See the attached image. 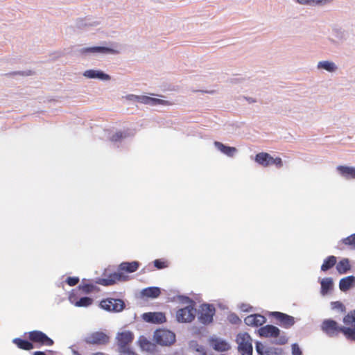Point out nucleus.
I'll return each instance as SVG.
<instances>
[{
    "mask_svg": "<svg viewBox=\"0 0 355 355\" xmlns=\"http://www.w3.org/2000/svg\"><path fill=\"white\" fill-rule=\"evenodd\" d=\"M340 243L348 246L352 250H355V233L343 239Z\"/></svg>",
    "mask_w": 355,
    "mask_h": 355,
    "instance_id": "nucleus-30",
    "label": "nucleus"
},
{
    "mask_svg": "<svg viewBox=\"0 0 355 355\" xmlns=\"http://www.w3.org/2000/svg\"><path fill=\"white\" fill-rule=\"evenodd\" d=\"M270 315L278 321L280 326L286 329L291 327L295 322L293 316L282 312L274 311Z\"/></svg>",
    "mask_w": 355,
    "mask_h": 355,
    "instance_id": "nucleus-12",
    "label": "nucleus"
},
{
    "mask_svg": "<svg viewBox=\"0 0 355 355\" xmlns=\"http://www.w3.org/2000/svg\"><path fill=\"white\" fill-rule=\"evenodd\" d=\"M337 262V258L335 256L331 255L327 257L323 261L321 266L322 271H327L328 270L333 268Z\"/></svg>",
    "mask_w": 355,
    "mask_h": 355,
    "instance_id": "nucleus-25",
    "label": "nucleus"
},
{
    "mask_svg": "<svg viewBox=\"0 0 355 355\" xmlns=\"http://www.w3.org/2000/svg\"><path fill=\"white\" fill-rule=\"evenodd\" d=\"M84 341L89 345H103L110 341V337L103 331H95L87 335Z\"/></svg>",
    "mask_w": 355,
    "mask_h": 355,
    "instance_id": "nucleus-9",
    "label": "nucleus"
},
{
    "mask_svg": "<svg viewBox=\"0 0 355 355\" xmlns=\"http://www.w3.org/2000/svg\"><path fill=\"white\" fill-rule=\"evenodd\" d=\"M214 145L218 150L229 157H232L236 152V148L225 146L219 141H215Z\"/></svg>",
    "mask_w": 355,
    "mask_h": 355,
    "instance_id": "nucleus-22",
    "label": "nucleus"
},
{
    "mask_svg": "<svg viewBox=\"0 0 355 355\" xmlns=\"http://www.w3.org/2000/svg\"><path fill=\"white\" fill-rule=\"evenodd\" d=\"M229 320L232 324H239L241 322V319L236 314H231L229 316Z\"/></svg>",
    "mask_w": 355,
    "mask_h": 355,
    "instance_id": "nucleus-36",
    "label": "nucleus"
},
{
    "mask_svg": "<svg viewBox=\"0 0 355 355\" xmlns=\"http://www.w3.org/2000/svg\"><path fill=\"white\" fill-rule=\"evenodd\" d=\"M101 307L106 311L119 312L125 307L124 302L121 299L107 298L100 303Z\"/></svg>",
    "mask_w": 355,
    "mask_h": 355,
    "instance_id": "nucleus-10",
    "label": "nucleus"
},
{
    "mask_svg": "<svg viewBox=\"0 0 355 355\" xmlns=\"http://www.w3.org/2000/svg\"><path fill=\"white\" fill-rule=\"evenodd\" d=\"M155 341L162 346H169L175 341V335L171 331L167 329H158L154 333Z\"/></svg>",
    "mask_w": 355,
    "mask_h": 355,
    "instance_id": "nucleus-3",
    "label": "nucleus"
},
{
    "mask_svg": "<svg viewBox=\"0 0 355 355\" xmlns=\"http://www.w3.org/2000/svg\"><path fill=\"white\" fill-rule=\"evenodd\" d=\"M256 349L259 354L262 355L263 354V349H264V346L261 343H257L256 345Z\"/></svg>",
    "mask_w": 355,
    "mask_h": 355,
    "instance_id": "nucleus-38",
    "label": "nucleus"
},
{
    "mask_svg": "<svg viewBox=\"0 0 355 355\" xmlns=\"http://www.w3.org/2000/svg\"><path fill=\"white\" fill-rule=\"evenodd\" d=\"M134 339L133 334L130 331H124L119 332L116 335V344L119 347L120 352H130L129 345Z\"/></svg>",
    "mask_w": 355,
    "mask_h": 355,
    "instance_id": "nucleus-8",
    "label": "nucleus"
},
{
    "mask_svg": "<svg viewBox=\"0 0 355 355\" xmlns=\"http://www.w3.org/2000/svg\"><path fill=\"white\" fill-rule=\"evenodd\" d=\"M34 355H46V354H45V353H44V352H40V351H38V352H35L34 353Z\"/></svg>",
    "mask_w": 355,
    "mask_h": 355,
    "instance_id": "nucleus-43",
    "label": "nucleus"
},
{
    "mask_svg": "<svg viewBox=\"0 0 355 355\" xmlns=\"http://www.w3.org/2000/svg\"><path fill=\"white\" fill-rule=\"evenodd\" d=\"M154 266L157 269H163L168 266V263L167 261L162 259H155L154 261Z\"/></svg>",
    "mask_w": 355,
    "mask_h": 355,
    "instance_id": "nucleus-32",
    "label": "nucleus"
},
{
    "mask_svg": "<svg viewBox=\"0 0 355 355\" xmlns=\"http://www.w3.org/2000/svg\"><path fill=\"white\" fill-rule=\"evenodd\" d=\"M350 268L349 261L346 258L341 259L336 265V270L340 274L347 273Z\"/></svg>",
    "mask_w": 355,
    "mask_h": 355,
    "instance_id": "nucleus-26",
    "label": "nucleus"
},
{
    "mask_svg": "<svg viewBox=\"0 0 355 355\" xmlns=\"http://www.w3.org/2000/svg\"><path fill=\"white\" fill-rule=\"evenodd\" d=\"M254 160L263 167L275 165L277 168H281L283 165L282 160L280 157L274 158L268 153L262 152L257 153Z\"/></svg>",
    "mask_w": 355,
    "mask_h": 355,
    "instance_id": "nucleus-6",
    "label": "nucleus"
},
{
    "mask_svg": "<svg viewBox=\"0 0 355 355\" xmlns=\"http://www.w3.org/2000/svg\"><path fill=\"white\" fill-rule=\"evenodd\" d=\"M293 355H301L302 354L300 349L295 345L293 347Z\"/></svg>",
    "mask_w": 355,
    "mask_h": 355,
    "instance_id": "nucleus-39",
    "label": "nucleus"
},
{
    "mask_svg": "<svg viewBox=\"0 0 355 355\" xmlns=\"http://www.w3.org/2000/svg\"><path fill=\"white\" fill-rule=\"evenodd\" d=\"M259 336L264 338H277L280 334V330L275 326L267 324L258 329Z\"/></svg>",
    "mask_w": 355,
    "mask_h": 355,
    "instance_id": "nucleus-14",
    "label": "nucleus"
},
{
    "mask_svg": "<svg viewBox=\"0 0 355 355\" xmlns=\"http://www.w3.org/2000/svg\"><path fill=\"white\" fill-rule=\"evenodd\" d=\"M318 67L319 69H324L329 72L335 71L337 69L336 64L329 61H322L318 62Z\"/></svg>",
    "mask_w": 355,
    "mask_h": 355,
    "instance_id": "nucleus-29",
    "label": "nucleus"
},
{
    "mask_svg": "<svg viewBox=\"0 0 355 355\" xmlns=\"http://www.w3.org/2000/svg\"><path fill=\"white\" fill-rule=\"evenodd\" d=\"M331 308L333 309L340 310L341 312L345 311V306L340 302H331Z\"/></svg>",
    "mask_w": 355,
    "mask_h": 355,
    "instance_id": "nucleus-33",
    "label": "nucleus"
},
{
    "mask_svg": "<svg viewBox=\"0 0 355 355\" xmlns=\"http://www.w3.org/2000/svg\"><path fill=\"white\" fill-rule=\"evenodd\" d=\"M73 354H74V355H81L78 352H74Z\"/></svg>",
    "mask_w": 355,
    "mask_h": 355,
    "instance_id": "nucleus-46",
    "label": "nucleus"
},
{
    "mask_svg": "<svg viewBox=\"0 0 355 355\" xmlns=\"http://www.w3.org/2000/svg\"><path fill=\"white\" fill-rule=\"evenodd\" d=\"M321 293L322 295H326L329 290L332 288L333 281L331 278H325L321 281Z\"/></svg>",
    "mask_w": 355,
    "mask_h": 355,
    "instance_id": "nucleus-27",
    "label": "nucleus"
},
{
    "mask_svg": "<svg viewBox=\"0 0 355 355\" xmlns=\"http://www.w3.org/2000/svg\"><path fill=\"white\" fill-rule=\"evenodd\" d=\"M345 326H340L334 320H324L321 324V329L330 337L338 336L342 333L349 340L355 341V310L349 312L344 318Z\"/></svg>",
    "mask_w": 355,
    "mask_h": 355,
    "instance_id": "nucleus-1",
    "label": "nucleus"
},
{
    "mask_svg": "<svg viewBox=\"0 0 355 355\" xmlns=\"http://www.w3.org/2000/svg\"><path fill=\"white\" fill-rule=\"evenodd\" d=\"M142 318L147 322L162 324L166 322L165 314L162 312H148L142 315Z\"/></svg>",
    "mask_w": 355,
    "mask_h": 355,
    "instance_id": "nucleus-13",
    "label": "nucleus"
},
{
    "mask_svg": "<svg viewBox=\"0 0 355 355\" xmlns=\"http://www.w3.org/2000/svg\"><path fill=\"white\" fill-rule=\"evenodd\" d=\"M123 355H135L132 352H122Z\"/></svg>",
    "mask_w": 355,
    "mask_h": 355,
    "instance_id": "nucleus-45",
    "label": "nucleus"
},
{
    "mask_svg": "<svg viewBox=\"0 0 355 355\" xmlns=\"http://www.w3.org/2000/svg\"><path fill=\"white\" fill-rule=\"evenodd\" d=\"M123 137V133L121 132H119L115 133L114 135H112L111 139L113 141H119L121 139H122Z\"/></svg>",
    "mask_w": 355,
    "mask_h": 355,
    "instance_id": "nucleus-37",
    "label": "nucleus"
},
{
    "mask_svg": "<svg viewBox=\"0 0 355 355\" xmlns=\"http://www.w3.org/2000/svg\"><path fill=\"white\" fill-rule=\"evenodd\" d=\"M14 74H21V75H26V76H29V75H31V71H28V72H15Z\"/></svg>",
    "mask_w": 355,
    "mask_h": 355,
    "instance_id": "nucleus-41",
    "label": "nucleus"
},
{
    "mask_svg": "<svg viewBox=\"0 0 355 355\" xmlns=\"http://www.w3.org/2000/svg\"><path fill=\"white\" fill-rule=\"evenodd\" d=\"M196 314L193 302L191 301V304L177 311L176 319L179 322H191L195 319Z\"/></svg>",
    "mask_w": 355,
    "mask_h": 355,
    "instance_id": "nucleus-5",
    "label": "nucleus"
},
{
    "mask_svg": "<svg viewBox=\"0 0 355 355\" xmlns=\"http://www.w3.org/2000/svg\"><path fill=\"white\" fill-rule=\"evenodd\" d=\"M355 282L354 276H348L340 280L339 288L342 291H346L350 288L353 283Z\"/></svg>",
    "mask_w": 355,
    "mask_h": 355,
    "instance_id": "nucleus-24",
    "label": "nucleus"
},
{
    "mask_svg": "<svg viewBox=\"0 0 355 355\" xmlns=\"http://www.w3.org/2000/svg\"><path fill=\"white\" fill-rule=\"evenodd\" d=\"M66 282L69 286H73L79 282V278L77 277H69L67 278Z\"/></svg>",
    "mask_w": 355,
    "mask_h": 355,
    "instance_id": "nucleus-34",
    "label": "nucleus"
},
{
    "mask_svg": "<svg viewBox=\"0 0 355 355\" xmlns=\"http://www.w3.org/2000/svg\"><path fill=\"white\" fill-rule=\"evenodd\" d=\"M69 299L72 304L78 307H87L91 305L93 302V300L89 297H83L80 300H76L75 295H71Z\"/></svg>",
    "mask_w": 355,
    "mask_h": 355,
    "instance_id": "nucleus-17",
    "label": "nucleus"
},
{
    "mask_svg": "<svg viewBox=\"0 0 355 355\" xmlns=\"http://www.w3.org/2000/svg\"><path fill=\"white\" fill-rule=\"evenodd\" d=\"M12 343L21 349L29 351L34 348L33 344L30 340H23L19 338H14Z\"/></svg>",
    "mask_w": 355,
    "mask_h": 355,
    "instance_id": "nucleus-21",
    "label": "nucleus"
},
{
    "mask_svg": "<svg viewBox=\"0 0 355 355\" xmlns=\"http://www.w3.org/2000/svg\"><path fill=\"white\" fill-rule=\"evenodd\" d=\"M138 97H139V96L130 94V95L127 96L126 98L130 100V101H137V98Z\"/></svg>",
    "mask_w": 355,
    "mask_h": 355,
    "instance_id": "nucleus-40",
    "label": "nucleus"
},
{
    "mask_svg": "<svg viewBox=\"0 0 355 355\" xmlns=\"http://www.w3.org/2000/svg\"><path fill=\"white\" fill-rule=\"evenodd\" d=\"M83 52L84 53H118L119 51L108 47L103 46H94L90 48H85L83 49Z\"/></svg>",
    "mask_w": 355,
    "mask_h": 355,
    "instance_id": "nucleus-20",
    "label": "nucleus"
},
{
    "mask_svg": "<svg viewBox=\"0 0 355 355\" xmlns=\"http://www.w3.org/2000/svg\"><path fill=\"white\" fill-rule=\"evenodd\" d=\"M198 352H201L202 353L203 355H207L206 354V352L205 351V349L203 348H201V349H197Z\"/></svg>",
    "mask_w": 355,
    "mask_h": 355,
    "instance_id": "nucleus-44",
    "label": "nucleus"
},
{
    "mask_svg": "<svg viewBox=\"0 0 355 355\" xmlns=\"http://www.w3.org/2000/svg\"><path fill=\"white\" fill-rule=\"evenodd\" d=\"M28 338L33 344L35 343L40 346H52L54 343L53 340L46 334L38 330L29 331Z\"/></svg>",
    "mask_w": 355,
    "mask_h": 355,
    "instance_id": "nucleus-7",
    "label": "nucleus"
},
{
    "mask_svg": "<svg viewBox=\"0 0 355 355\" xmlns=\"http://www.w3.org/2000/svg\"><path fill=\"white\" fill-rule=\"evenodd\" d=\"M215 308L211 304H202L200 307L198 319L204 324H208L213 321V316L215 314Z\"/></svg>",
    "mask_w": 355,
    "mask_h": 355,
    "instance_id": "nucleus-11",
    "label": "nucleus"
},
{
    "mask_svg": "<svg viewBox=\"0 0 355 355\" xmlns=\"http://www.w3.org/2000/svg\"><path fill=\"white\" fill-rule=\"evenodd\" d=\"M266 321V318L259 314L250 315L244 319V322L247 325L252 327L261 326L264 324Z\"/></svg>",
    "mask_w": 355,
    "mask_h": 355,
    "instance_id": "nucleus-15",
    "label": "nucleus"
},
{
    "mask_svg": "<svg viewBox=\"0 0 355 355\" xmlns=\"http://www.w3.org/2000/svg\"><path fill=\"white\" fill-rule=\"evenodd\" d=\"M137 101L144 104L147 105H157V104H162V105H169L167 101L154 98L151 97H148L146 96H139L137 98Z\"/></svg>",
    "mask_w": 355,
    "mask_h": 355,
    "instance_id": "nucleus-19",
    "label": "nucleus"
},
{
    "mask_svg": "<svg viewBox=\"0 0 355 355\" xmlns=\"http://www.w3.org/2000/svg\"><path fill=\"white\" fill-rule=\"evenodd\" d=\"M139 263L137 261L132 262H123L119 266L120 272H114L109 275L107 279H100L99 283L103 286H110L114 284L117 282L125 281L126 277L122 272H134L139 268Z\"/></svg>",
    "mask_w": 355,
    "mask_h": 355,
    "instance_id": "nucleus-2",
    "label": "nucleus"
},
{
    "mask_svg": "<svg viewBox=\"0 0 355 355\" xmlns=\"http://www.w3.org/2000/svg\"><path fill=\"white\" fill-rule=\"evenodd\" d=\"M340 175L347 180L355 179V168L347 166H338L336 168Z\"/></svg>",
    "mask_w": 355,
    "mask_h": 355,
    "instance_id": "nucleus-16",
    "label": "nucleus"
},
{
    "mask_svg": "<svg viewBox=\"0 0 355 355\" xmlns=\"http://www.w3.org/2000/svg\"><path fill=\"white\" fill-rule=\"evenodd\" d=\"M85 293H89L95 290L96 286L92 284H83L78 286Z\"/></svg>",
    "mask_w": 355,
    "mask_h": 355,
    "instance_id": "nucleus-31",
    "label": "nucleus"
},
{
    "mask_svg": "<svg viewBox=\"0 0 355 355\" xmlns=\"http://www.w3.org/2000/svg\"><path fill=\"white\" fill-rule=\"evenodd\" d=\"M140 343H141V347L148 351L150 350L151 348L153 347V345L150 342L147 340L146 339H144V340H141Z\"/></svg>",
    "mask_w": 355,
    "mask_h": 355,
    "instance_id": "nucleus-35",
    "label": "nucleus"
},
{
    "mask_svg": "<svg viewBox=\"0 0 355 355\" xmlns=\"http://www.w3.org/2000/svg\"><path fill=\"white\" fill-rule=\"evenodd\" d=\"M84 76L89 78H98L101 80H108L110 76L101 71L98 70H87L84 73Z\"/></svg>",
    "mask_w": 355,
    "mask_h": 355,
    "instance_id": "nucleus-18",
    "label": "nucleus"
},
{
    "mask_svg": "<svg viewBox=\"0 0 355 355\" xmlns=\"http://www.w3.org/2000/svg\"><path fill=\"white\" fill-rule=\"evenodd\" d=\"M213 347L214 349L220 352H225L230 349V345L224 340L215 339L213 340Z\"/></svg>",
    "mask_w": 355,
    "mask_h": 355,
    "instance_id": "nucleus-28",
    "label": "nucleus"
},
{
    "mask_svg": "<svg viewBox=\"0 0 355 355\" xmlns=\"http://www.w3.org/2000/svg\"><path fill=\"white\" fill-rule=\"evenodd\" d=\"M160 293L161 291L158 287H148L141 291L142 296L150 298H156L159 296Z\"/></svg>",
    "mask_w": 355,
    "mask_h": 355,
    "instance_id": "nucleus-23",
    "label": "nucleus"
},
{
    "mask_svg": "<svg viewBox=\"0 0 355 355\" xmlns=\"http://www.w3.org/2000/svg\"><path fill=\"white\" fill-rule=\"evenodd\" d=\"M236 343L238 349L242 355H252V338L248 333H240L237 335Z\"/></svg>",
    "mask_w": 355,
    "mask_h": 355,
    "instance_id": "nucleus-4",
    "label": "nucleus"
},
{
    "mask_svg": "<svg viewBox=\"0 0 355 355\" xmlns=\"http://www.w3.org/2000/svg\"><path fill=\"white\" fill-rule=\"evenodd\" d=\"M90 355H108V354L103 353V352H98L92 353Z\"/></svg>",
    "mask_w": 355,
    "mask_h": 355,
    "instance_id": "nucleus-42",
    "label": "nucleus"
}]
</instances>
